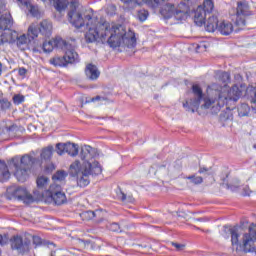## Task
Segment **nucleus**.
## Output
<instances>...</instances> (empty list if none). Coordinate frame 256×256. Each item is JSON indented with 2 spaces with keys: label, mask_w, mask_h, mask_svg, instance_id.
<instances>
[{
  "label": "nucleus",
  "mask_w": 256,
  "mask_h": 256,
  "mask_svg": "<svg viewBox=\"0 0 256 256\" xmlns=\"http://www.w3.org/2000/svg\"><path fill=\"white\" fill-rule=\"evenodd\" d=\"M161 15L164 19H175L176 21H185L189 17V5L181 2L176 7L173 4H166L161 9Z\"/></svg>",
  "instance_id": "5"
},
{
  "label": "nucleus",
  "mask_w": 256,
  "mask_h": 256,
  "mask_svg": "<svg viewBox=\"0 0 256 256\" xmlns=\"http://www.w3.org/2000/svg\"><path fill=\"white\" fill-rule=\"evenodd\" d=\"M109 229L110 231H113V232H118L120 231V227L117 223H112L109 225Z\"/></svg>",
  "instance_id": "43"
},
{
  "label": "nucleus",
  "mask_w": 256,
  "mask_h": 256,
  "mask_svg": "<svg viewBox=\"0 0 256 256\" xmlns=\"http://www.w3.org/2000/svg\"><path fill=\"white\" fill-rule=\"evenodd\" d=\"M38 29V33H41L44 37H51L53 33V24L49 20H43L39 25L35 24Z\"/></svg>",
  "instance_id": "13"
},
{
  "label": "nucleus",
  "mask_w": 256,
  "mask_h": 256,
  "mask_svg": "<svg viewBox=\"0 0 256 256\" xmlns=\"http://www.w3.org/2000/svg\"><path fill=\"white\" fill-rule=\"evenodd\" d=\"M0 105L2 109H9L11 107V102H9L7 99H2L0 100Z\"/></svg>",
  "instance_id": "39"
},
{
  "label": "nucleus",
  "mask_w": 256,
  "mask_h": 256,
  "mask_svg": "<svg viewBox=\"0 0 256 256\" xmlns=\"http://www.w3.org/2000/svg\"><path fill=\"white\" fill-rule=\"evenodd\" d=\"M28 35V36H27ZM20 35L17 38V45L20 47V49H25L24 45H27L28 43H31L33 39L39 36V30L37 29V25L31 24L28 28V34Z\"/></svg>",
  "instance_id": "11"
},
{
  "label": "nucleus",
  "mask_w": 256,
  "mask_h": 256,
  "mask_svg": "<svg viewBox=\"0 0 256 256\" xmlns=\"http://www.w3.org/2000/svg\"><path fill=\"white\" fill-rule=\"evenodd\" d=\"M253 15V12L249 8V3H247V0H242L237 3L236 8V22L235 24L237 27H240V29H243L246 25L245 18L251 17Z\"/></svg>",
  "instance_id": "8"
},
{
  "label": "nucleus",
  "mask_w": 256,
  "mask_h": 256,
  "mask_svg": "<svg viewBox=\"0 0 256 256\" xmlns=\"http://www.w3.org/2000/svg\"><path fill=\"white\" fill-rule=\"evenodd\" d=\"M85 75L87 79H90V81H96V79H99V75H101V72H99L97 66L93 64H88L85 68Z\"/></svg>",
  "instance_id": "15"
},
{
  "label": "nucleus",
  "mask_w": 256,
  "mask_h": 256,
  "mask_svg": "<svg viewBox=\"0 0 256 256\" xmlns=\"http://www.w3.org/2000/svg\"><path fill=\"white\" fill-rule=\"evenodd\" d=\"M119 199H121V201H130L131 202V200H127V195L123 192L120 193Z\"/></svg>",
  "instance_id": "50"
},
{
  "label": "nucleus",
  "mask_w": 256,
  "mask_h": 256,
  "mask_svg": "<svg viewBox=\"0 0 256 256\" xmlns=\"http://www.w3.org/2000/svg\"><path fill=\"white\" fill-rule=\"evenodd\" d=\"M117 11V7L113 4H110L106 8V13L108 15H115V12Z\"/></svg>",
  "instance_id": "37"
},
{
  "label": "nucleus",
  "mask_w": 256,
  "mask_h": 256,
  "mask_svg": "<svg viewBox=\"0 0 256 256\" xmlns=\"http://www.w3.org/2000/svg\"><path fill=\"white\" fill-rule=\"evenodd\" d=\"M207 15H209L205 9H203V6H198L197 9L194 12V22L198 27H202L205 25V19H207Z\"/></svg>",
  "instance_id": "14"
},
{
  "label": "nucleus",
  "mask_w": 256,
  "mask_h": 256,
  "mask_svg": "<svg viewBox=\"0 0 256 256\" xmlns=\"http://www.w3.org/2000/svg\"><path fill=\"white\" fill-rule=\"evenodd\" d=\"M230 235H231V241L232 245H238L239 243V233L237 232V228H226Z\"/></svg>",
  "instance_id": "26"
},
{
  "label": "nucleus",
  "mask_w": 256,
  "mask_h": 256,
  "mask_svg": "<svg viewBox=\"0 0 256 256\" xmlns=\"http://www.w3.org/2000/svg\"><path fill=\"white\" fill-rule=\"evenodd\" d=\"M80 217L84 221H89L91 219H95V213L93 211H86V212H83L82 214H80Z\"/></svg>",
  "instance_id": "32"
},
{
  "label": "nucleus",
  "mask_w": 256,
  "mask_h": 256,
  "mask_svg": "<svg viewBox=\"0 0 256 256\" xmlns=\"http://www.w3.org/2000/svg\"><path fill=\"white\" fill-rule=\"evenodd\" d=\"M21 5H25L26 7H29V0H18Z\"/></svg>",
  "instance_id": "52"
},
{
  "label": "nucleus",
  "mask_w": 256,
  "mask_h": 256,
  "mask_svg": "<svg viewBox=\"0 0 256 256\" xmlns=\"http://www.w3.org/2000/svg\"><path fill=\"white\" fill-rule=\"evenodd\" d=\"M5 42V38L3 36V33L0 34V45H3Z\"/></svg>",
  "instance_id": "53"
},
{
  "label": "nucleus",
  "mask_w": 256,
  "mask_h": 256,
  "mask_svg": "<svg viewBox=\"0 0 256 256\" xmlns=\"http://www.w3.org/2000/svg\"><path fill=\"white\" fill-rule=\"evenodd\" d=\"M219 81L224 83V85L212 83L207 87L206 94H203L201 86L194 84L192 86L194 99L183 103L184 109L192 113H195V109H215V111H219L221 107L229 105L230 101L234 103L239 101L245 91L247 93V86L245 84L240 86L234 85L232 88H229L227 83H230L231 75L227 72H220Z\"/></svg>",
  "instance_id": "2"
},
{
  "label": "nucleus",
  "mask_w": 256,
  "mask_h": 256,
  "mask_svg": "<svg viewBox=\"0 0 256 256\" xmlns=\"http://www.w3.org/2000/svg\"><path fill=\"white\" fill-rule=\"evenodd\" d=\"M26 7L33 17H37L39 15V8H37V6H33L31 3H28V6Z\"/></svg>",
  "instance_id": "33"
},
{
  "label": "nucleus",
  "mask_w": 256,
  "mask_h": 256,
  "mask_svg": "<svg viewBox=\"0 0 256 256\" xmlns=\"http://www.w3.org/2000/svg\"><path fill=\"white\" fill-rule=\"evenodd\" d=\"M64 51V57L66 59L67 65H74L75 63H79V54L75 49H77V42L75 39L72 40H64V45L61 48Z\"/></svg>",
  "instance_id": "7"
},
{
  "label": "nucleus",
  "mask_w": 256,
  "mask_h": 256,
  "mask_svg": "<svg viewBox=\"0 0 256 256\" xmlns=\"http://www.w3.org/2000/svg\"><path fill=\"white\" fill-rule=\"evenodd\" d=\"M45 171H46V173H52V171H55V164L49 163V164L45 167Z\"/></svg>",
  "instance_id": "42"
},
{
  "label": "nucleus",
  "mask_w": 256,
  "mask_h": 256,
  "mask_svg": "<svg viewBox=\"0 0 256 256\" xmlns=\"http://www.w3.org/2000/svg\"><path fill=\"white\" fill-rule=\"evenodd\" d=\"M137 5H149V0H136Z\"/></svg>",
  "instance_id": "49"
},
{
  "label": "nucleus",
  "mask_w": 256,
  "mask_h": 256,
  "mask_svg": "<svg viewBox=\"0 0 256 256\" xmlns=\"http://www.w3.org/2000/svg\"><path fill=\"white\" fill-rule=\"evenodd\" d=\"M184 179H186L188 183H192L193 185H201V183H203V177L197 174L186 176L184 177Z\"/></svg>",
  "instance_id": "24"
},
{
  "label": "nucleus",
  "mask_w": 256,
  "mask_h": 256,
  "mask_svg": "<svg viewBox=\"0 0 256 256\" xmlns=\"http://www.w3.org/2000/svg\"><path fill=\"white\" fill-rule=\"evenodd\" d=\"M53 151H54L53 146H48L44 148L40 154L42 161H49V159L53 157Z\"/></svg>",
  "instance_id": "23"
},
{
  "label": "nucleus",
  "mask_w": 256,
  "mask_h": 256,
  "mask_svg": "<svg viewBox=\"0 0 256 256\" xmlns=\"http://www.w3.org/2000/svg\"><path fill=\"white\" fill-rule=\"evenodd\" d=\"M48 196L55 205H63L67 202V196L63 193V188L59 184H52L48 189Z\"/></svg>",
  "instance_id": "10"
},
{
  "label": "nucleus",
  "mask_w": 256,
  "mask_h": 256,
  "mask_svg": "<svg viewBox=\"0 0 256 256\" xmlns=\"http://www.w3.org/2000/svg\"><path fill=\"white\" fill-rule=\"evenodd\" d=\"M249 111H250V108H249V105L247 104H241L238 107L239 117H247V115H249Z\"/></svg>",
  "instance_id": "28"
},
{
  "label": "nucleus",
  "mask_w": 256,
  "mask_h": 256,
  "mask_svg": "<svg viewBox=\"0 0 256 256\" xmlns=\"http://www.w3.org/2000/svg\"><path fill=\"white\" fill-rule=\"evenodd\" d=\"M2 35L4 36L5 43H12L11 29L6 30L5 32L2 33Z\"/></svg>",
  "instance_id": "36"
},
{
  "label": "nucleus",
  "mask_w": 256,
  "mask_h": 256,
  "mask_svg": "<svg viewBox=\"0 0 256 256\" xmlns=\"http://www.w3.org/2000/svg\"><path fill=\"white\" fill-rule=\"evenodd\" d=\"M6 196L8 199H18V201H23V203H33L35 198L27 188L22 186L13 185L7 188Z\"/></svg>",
  "instance_id": "6"
},
{
  "label": "nucleus",
  "mask_w": 256,
  "mask_h": 256,
  "mask_svg": "<svg viewBox=\"0 0 256 256\" xmlns=\"http://www.w3.org/2000/svg\"><path fill=\"white\" fill-rule=\"evenodd\" d=\"M18 75H20V77H25V75H27V69H25L23 67L19 68Z\"/></svg>",
  "instance_id": "47"
},
{
  "label": "nucleus",
  "mask_w": 256,
  "mask_h": 256,
  "mask_svg": "<svg viewBox=\"0 0 256 256\" xmlns=\"http://www.w3.org/2000/svg\"><path fill=\"white\" fill-rule=\"evenodd\" d=\"M18 37H19V34L17 33V31L10 30V39H11L12 43H15V41H17Z\"/></svg>",
  "instance_id": "41"
},
{
  "label": "nucleus",
  "mask_w": 256,
  "mask_h": 256,
  "mask_svg": "<svg viewBox=\"0 0 256 256\" xmlns=\"http://www.w3.org/2000/svg\"><path fill=\"white\" fill-rule=\"evenodd\" d=\"M202 8L208 15H211L213 9H215V4L213 0H204Z\"/></svg>",
  "instance_id": "25"
},
{
  "label": "nucleus",
  "mask_w": 256,
  "mask_h": 256,
  "mask_svg": "<svg viewBox=\"0 0 256 256\" xmlns=\"http://www.w3.org/2000/svg\"><path fill=\"white\" fill-rule=\"evenodd\" d=\"M172 245L175 247V249H177V251H183V249H185V245L183 244L172 242Z\"/></svg>",
  "instance_id": "45"
},
{
  "label": "nucleus",
  "mask_w": 256,
  "mask_h": 256,
  "mask_svg": "<svg viewBox=\"0 0 256 256\" xmlns=\"http://www.w3.org/2000/svg\"><path fill=\"white\" fill-rule=\"evenodd\" d=\"M50 65L54 67H67V60L65 56H56L49 60Z\"/></svg>",
  "instance_id": "20"
},
{
  "label": "nucleus",
  "mask_w": 256,
  "mask_h": 256,
  "mask_svg": "<svg viewBox=\"0 0 256 256\" xmlns=\"http://www.w3.org/2000/svg\"><path fill=\"white\" fill-rule=\"evenodd\" d=\"M66 153L71 157H76L79 155V145L71 142L66 143Z\"/></svg>",
  "instance_id": "21"
},
{
  "label": "nucleus",
  "mask_w": 256,
  "mask_h": 256,
  "mask_svg": "<svg viewBox=\"0 0 256 256\" xmlns=\"http://www.w3.org/2000/svg\"><path fill=\"white\" fill-rule=\"evenodd\" d=\"M12 101L14 105H21V103H25V96L22 94H15Z\"/></svg>",
  "instance_id": "30"
},
{
  "label": "nucleus",
  "mask_w": 256,
  "mask_h": 256,
  "mask_svg": "<svg viewBox=\"0 0 256 256\" xmlns=\"http://www.w3.org/2000/svg\"><path fill=\"white\" fill-rule=\"evenodd\" d=\"M12 166L14 167V176L20 183H25L29 179V171H31V165L37 163V158L32 155L25 154L21 158L14 157L12 159Z\"/></svg>",
  "instance_id": "4"
},
{
  "label": "nucleus",
  "mask_w": 256,
  "mask_h": 256,
  "mask_svg": "<svg viewBox=\"0 0 256 256\" xmlns=\"http://www.w3.org/2000/svg\"><path fill=\"white\" fill-rule=\"evenodd\" d=\"M243 195L245 197L251 195V190L247 186L243 188Z\"/></svg>",
  "instance_id": "48"
},
{
  "label": "nucleus",
  "mask_w": 256,
  "mask_h": 256,
  "mask_svg": "<svg viewBox=\"0 0 256 256\" xmlns=\"http://www.w3.org/2000/svg\"><path fill=\"white\" fill-rule=\"evenodd\" d=\"M92 101L93 102H95V101H105V97L96 96V97L92 98Z\"/></svg>",
  "instance_id": "51"
},
{
  "label": "nucleus",
  "mask_w": 256,
  "mask_h": 256,
  "mask_svg": "<svg viewBox=\"0 0 256 256\" xmlns=\"http://www.w3.org/2000/svg\"><path fill=\"white\" fill-rule=\"evenodd\" d=\"M97 157V152L95 148L84 145L81 148L80 158L83 162L79 160L74 161L69 168V173L71 177L77 178L78 187H87L89 185V175H101L103 169L99 162H95L93 159Z\"/></svg>",
  "instance_id": "3"
},
{
  "label": "nucleus",
  "mask_w": 256,
  "mask_h": 256,
  "mask_svg": "<svg viewBox=\"0 0 256 256\" xmlns=\"http://www.w3.org/2000/svg\"><path fill=\"white\" fill-rule=\"evenodd\" d=\"M67 152V143L56 144V153L59 155H64Z\"/></svg>",
  "instance_id": "31"
},
{
  "label": "nucleus",
  "mask_w": 256,
  "mask_h": 256,
  "mask_svg": "<svg viewBox=\"0 0 256 256\" xmlns=\"http://www.w3.org/2000/svg\"><path fill=\"white\" fill-rule=\"evenodd\" d=\"M3 73V64L0 62V76L2 75Z\"/></svg>",
  "instance_id": "54"
},
{
  "label": "nucleus",
  "mask_w": 256,
  "mask_h": 256,
  "mask_svg": "<svg viewBox=\"0 0 256 256\" xmlns=\"http://www.w3.org/2000/svg\"><path fill=\"white\" fill-rule=\"evenodd\" d=\"M7 243H9V237L7 235H1L0 234V245H7Z\"/></svg>",
  "instance_id": "40"
},
{
  "label": "nucleus",
  "mask_w": 256,
  "mask_h": 256,
  "mask_svg": "<svg viewBox=\"0 0 256 256\" xmlns=\"http://www.w3.org/2000/svg\"><path fill=\"white\" fill-rule=\"evenodd\" d=\"M229 184L228 185V189H231V191H235V189H239V184L241 183V181L238 178H232L230 180H228Z\"/></svg>",
  "instance_id": "29"
},
{
  "label": "nucleus",
  "mask_w": 256,
  "mask_h": 256,
  "mask_svg": "<svg viewBox=\"0 0 256 256\" xmlns=\"http://www.w3.org/2000/svg\"><path fill=\"white\" fill-rule=\"evenodd\" d=\"M63 45H65V40H63V38H56L48 42H44L42 49L44 53H51L55 47L56 49H62Z\"/></svg>",
  "instance_id": "12"
},
{
  "label": "nucleus",
  "mask_w": 256,
  "mask_h": 256,
  "mask_svg": "<svg viewBox=\"0 0 256 256\" xmlns=\"http://www.w3.org/2000/svg\"><path fill=\"white\" fill-rule=\"evenodd\" d=\"M36 183H37L38 189H45V187L49 185V178H47V176H39L37 178Z\"/></svg>",
  "instance_id": "27"
},
{
  "label": "nucleus",
  "mask_w": 256,
  "mask_h": 256,
  "mask_svg": "<svg viewBox=\"0 0 256 256\" xmlns=\"http://www.w3.org/2000/svg\"><path fill=\"white\" fill-rule=\"evenodd\" d=\"M221 35H231L233 33V24L229 21H222L218 24V30Z\"/></svg>",
  "instance_id": "18"
},
{
  "label": "nucleus",
  "mask_w": 256,
  "mask_h": 256,
  "mask_svg": "<svg viewBox=\"0 0 256 256\" xmlns=\"http://www.w3.org/2000/svg\"><path fill=\"white\" fill-rule=\"evenodd\" d=\"M197 49H200V51H206V50H207V43H205V42H200V43L197 45Z\"/></svg>",
  "instance_id": "46"
},
{
  "label": "nucleus",
  "mask_w": 256,
  "mask_h": 256,
  "mask_svg": "<svg viewBox=\"0 0 256 256\" xmlns=\"http://www.w3.org/2000/svg\"><path fill=\"white\" fill-rule=\"evenodd\" d=\"M122 1V3H131V1H133V0H121Z\"/></svg>",
  "instance_id": "55"
},
{
  "label": "nucleus",
  "mask_w": 256,
  "mask_h": 256,
  "mask_svg": "<svg viewBox=\"0 0 256 256\" xmlns=\"http://www.w3.org/2000/svg\"><path fill=\"white\" fill-rule=\"evenodd\" d=\"M206 31L208 33H215L219 29V19L217 16H210L205 25Z\"/></svg>",
  "instance_id": "16"
},
{
  "label": "nucleus",
  "mask_w": 256,
  "mask_h": 256,
  "mask_svg": "<svg viewBox=\"0 0 256 256\" xmlns=\"http://www.w3.org/2000/svg\"><path fill=\"white\" fill-rule=\"evenodd\" d=\"M13 25V20L11 19V14L5 12L0 17V30L7 31L8 29H11V26Z\"/></svg>",
  "instance_id": "17"
},
{
  "label": "nucleus",
  "mask_w": 256,
  "mask_h": 256,
  "mask_svg": "<svg viewBox=\"0 0 256 256\" xmlns=\"http://www.w3.org/2000/svg\"><path fill=\"white\" fill-rule=\"evenodd\" d=\"M163 1H165V0H149L148 6L155 8L159 5H161V3H163Z\"/></svg>",
  "instance_id": "38"
},
{
  "label": "nucleus",
  "mask_w": 256,
  "mask_h": 256,
  "mask_svg": "<svg viewBox=\"0 0 256 256\" xmlns=\"http://www.w3.org/2000/svg\"><path fill=\"white\" fill-rule=\"evenodd\" d=\"M9 177H11V173L9 172V168L5 161L0 160V181L3 183L8 181Z\"/></svg>",
  "instance_id": "19"
},
{
  "label": "nucleus",
  "mask_w": 256,
  "mask_h": 256,
  "mask_svg": "<svg viewBox=\"0 0 256 256\" xmlns=\"http://www.w3.org/2000/svg\"><path fill=\"white\" fill-rule=\"evenodd\" d=\"M137 17L139 21H147V17H149V12L147 10L138 11Z\"/></svg>",
  "instance_id": "34"
},
{
  "label": "nucleus",
  "mask_w": 256,
  "mask_h": 256,
  "mask_svg": "<svg viewBox=\"0 0 256 256\" xmlns=\"http://www.w3.org/2000/svg\"><path fill=\"white\" fill-rule=\"evenodd\" d=\"M78 8L79 0H71L68 19L76 29H81L86 23L88 31L86 32L85 39L87 43H95L99 39L102 43L107 42L113 49L121 47V45L129 48L137 45L135 32L125 30V26L120 24H109V22L97 23V20H93L91 15H86L83 18L81 12L77 11Z\"/></svg>",
  "instance_id": "1"
},
{
  "label": "nucleus",
  "mask_w": 256,
  "mask_h": 256,
  "mask_svg": "<svg viewBox=\"0 0 256 256\" xmlns=\"http://www.w3.org/2000/svg\"><path fill=\"white\" fill-rule=\"evenodd\" d=\"M198 173L200 175H213L211 168H207V167H200L198 170Z\"/></svg>",
  "instance_id": "35"
},
{
  "label": "nucleus",
  "mask_w": 256,
  "mask_h": 256,
  "mask_svg": "<svg viewBox=\"0 0 256 256\" xmlns=\"http://www.w3.org/2000/svg\"><path fill=\"white\" fill-rule=\"evenodd\" d=\"M31 241L34 245H41V237L39 236H31Z\"/></svg>",
  "instance_id": "44"
},
{
  "label": "nucleus",
  "mask_w": 256,
  "mask_h": 256,
  "mask_svg": "<svg viewBox=\"0 0 256 256\" xmlns=\"http://www.w3.org/2000/svg\"><path fill=\"white\" fill-rule=\"evenodd\" d=\"M68 173L64 170L57 171L53 176L52 180L54 181V184L57 185V183H63L65 179H67Z\"/></svg>",
  "instance_id": "22"
},
{
  "label": "nucleus",
  "mask_w": 256,
  "mask_h": 256,
  "mask_svg": "<svg viewBox=\"0 0 256 256\" xmlns=\"http://www.w3.org/2000/svg\"><path fill=\"white\" fill-rule=\"evenodd\" d=\"M10 245L11 248L14 251H18V253H28V251L31 249V235L26 236H13L10 239Z\"/></svg>",
  "instance_id": "9"
}]
</instances>
